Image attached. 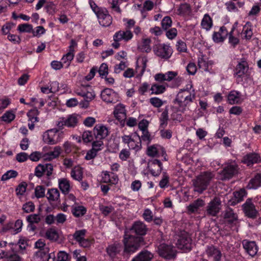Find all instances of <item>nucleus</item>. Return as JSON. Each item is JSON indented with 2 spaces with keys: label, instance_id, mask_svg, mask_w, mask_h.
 <instances>
[{
  "label": "nucleus",
  "instance_id": "nucleus-57",
  "mask_svg": "<svg viewBox=\"0 0 261 261\" xmlns=\"http://www.w3.org/2000/svg\"><path fill=\"white\" fill-rule=\"evenodd\" d=\"M186 69L188 73L191 75H194L197 71L196 66L194 63H189Z\"/></svg>",
  "mask_w": 261,
  "mask_h": 261
},
{
  "label": "nucleus",
  "instance_id": "nucleus-10",
  "mask_svg": "<svg viewBox=\"0 0 261 261\" xmlns=\"http://www.w3.org/2000/svg\"><path fill=\"white\" fill-rule=\"evenodd\" d=\"M249 65L245 58L241 59L234 69V75L238 77H242L248 71Z\"/></svg>",
  "mask_w": 261,
  "mask_h": 261
},
{
  "label": "nucleus",
  "instance_id": "nucleus-8",
  "mask_svg": "<svg viewBox=\"0 0 261 261\" xmlns=\"http://www.w3.org/2000/svg\"><path fill=\"white\" fill-rule=\"evenodd\" d=\"M238 166L236 165L229 164L225 166L219 172L220 179L222 180H229L237 173Z\"/></svg>",
  "mask_w": 261,
  "mask_h": 261
},
{
  "label": "nucleus",
  "instance_id": "nucleus-49",
  "mask_svg": "<svg viewBox=\"0 0 261 261\" xmlns=\"http://www.w3.org/2000/svg\"><path fill=\"white\" fill-rule=\"evenodd\" d=\"M98 73L100 76L103 77L104 76H107L108 74V66L107 64L102 63L100 66Z\"/></svg>",
  "mask_w": 261,
  "mask_h": 261
},
{
  "label": "nucleus",
  "instance_id": "nucleus-22",
  "mask_svg": "<svg viewBox=\"0 0 261 261\" xmlns=\"http://www.w3.org/2000/svg\"><path fill=\"white\" fill-rule=\"evenodd\" d=\"M261 186V173H257L248 183L247 187L248 189H257Z\"/></svg>",
  "mask_w": 261,
  "mask_h": 261
},
{
  "label": "nucleus",
  "instance_id": "nucleus-11",
  "mask_svg": "<svg viewBox=\"0 0 261 261\" xmlns=\"http://www.w3.org/2000/svg\"><path fill=\"white\" fill-rule=\"evenodd\" d=\"M97 16L98 18L99 23L103 27H109L112 22V17L109 14L108 11L106 9H102L97 12Z\"/></svg>",
  "mask_w": 261,
  "mask_h": 261
},
{
  "label": "nucleus",
  "instance_id": "nucleus-3",
  "mask_svg": "<svg viewBox=\"0 0 261 261\" xmlns=\"http://www.w3.org/2000/svg\"><path fill=\"white\" fill-rule=\"evenodd\" d=\"M195 95H192L190 92L186 89H181L177 94L174 100V103L178 105L179 111L184 112L186 107L192 102Z\"/></svg>",
  "mask_w": 261,
  "mask_h": 261
},
{
  "label": "nucleus",
  "instance_id": "nucleus-25",
  "mask_svg": "<svg viewBox=\"0 0 261 261\" xmlns=\"http://www.w3.org/2000/svg\"><path fill=\"white\" fill-rule=\"evenodd\" d=\"M45 237L50 241H57L59 237L58 231L54 228H50L46 230Z\"/></svg>",
  "mask_w": 261,
  "mask_h": 261
},
{
  "label": "nucleus",
  "instance_id": "nucleus-20",
  "mask_svg": "<svg viewBox=\"0 0 261 261\" xmlns=\"http://www.w3.org/2000/svg\"><path fill=\"white\" fill-rule=\"evenodd\" d=\"M121 249L122 246L120 243H115L109 246L107 248V251L110 256L113 258L121 251Z\"/></svg>",
  "mask_w": 261,
  "mask_h": 261
},
{
  "label": "nucleus",
  "instance_id": "nucleus-35",
  "mask_svg": "<svg viewBox=\"0 0 261 261\" xmlns=\"http://www.w3.org/2000/svg\"><path fill=\"white\" fill-rule=\"evenodd\" d=\"M240 93L234 91H231L228 95V101L231 105L238 103Z\"/></svg>",
  "mask_w": 261,
  "mask_h": 261
},
{
  "label": "nucleus",
  "instance_id": "nucleus-31",
  "mask_svg": "<svg viewBox=\"0 0 261 261\" xmlns=\"http://www.w3.org/2000/svg\"><path fill=\"white\" fill-rule=\"evenodd\" d=\"M112 93V90L105 89L101 92V97L103 101L107 102H112L113 101Z\"/></svg>",
  "mask_w": 261,
  "mask_h": 261
},
{
  "label": "nucleus",
  "instance_id": "nucleus-29",
  "mask_svg": "<svg viewBox=\"0 0 261 261\" xmlns=\"http://www.w3.org/2000/svg\"><path fill=\"white\" fill-rule=\"evenodd\" d=\"M168 109L166 108L164 111L162 112L160 120L161 122L160 128H165L167 125L168 120Z\"/></svg>",
  "mask_w": 261,
  "mask_h": 261
},
{
  "label": "nucleus",
  "instance_id": "nucleus-26",
  "mask_svg": "<svg viewBox=\"0 0 261 261\" xmlns=\"http://www.w3.org/2000/svg\"><path fill=\"white\" fill-rule=\"evenodd\" d=\"M202 28L206 30H209L212 27L213 21L211 17L208 14H206L204 15V17L201 21V23Z\"/></svg>",
  "mask_w": 261,
  "mask_h": 261
},
{
  "label": "nucleus",
  "instance_id": "nucleus-48",
  "mask_svg": "<svg viewBox=\"0 0 261 261\" xmlns=\"http://www.w3.org/2000/svg\"><path fill=\"white\" fill-rule=\"evenodd\" d=\"M242 34L244 35V36L242 37V38L243 39H245L246 40H249L251 39V38L253 35V32H252V29H250V28L243 29Z\"/></svg>",
  "mask_w": 261,
  "mask_h": 261
},
{
  "label": "nucleus",
  "instance_id": "nucleus-17",
  "mask_svg": "<svg viewBox=\"0 0 261 261\" xmlns=\"http://www.w3.org/2000/svg\"><path fill=\"white\" fill-rule=\"evenodd\" d=\"M246 194V191L241 189L239 191H236L233 193V198L230 199L228 202L229 206H234L243 200V197Z\"/></svg>",
  "mask_w": 261,
  "mask_h": 261
},
{
  "label": "nucleus",
  "instance_id": "nucleus-55",
  "mask_svg": "<svg viewBox=\"0 0 261 261\" xmlns=\"http://www.w3.org/2000/svg\"><path fill=\"white\" fill-rule=\"evenodd\" d=\"M150 102L153 106L155 108H160L163 104L162 100L158 97L151 98L150 99Z\"/></svg>",
  "mask_w": 261,
  "mask_h": 261
},
{
  "label": "nucleus",
  "instance_id": "nucleus-36",
  "mask_svg": "<svg viewBox=\"0 0 261 261\" xmlns=\"http://www.w3.org/2000/svg\"><path fill=\"white\" fill-rule=\"evenodd\" d=\"M86 211V208L83 206H78L73 208L72 213L75 217H80L84 215Z\"/></svg>",
  "mask_w": 261,
  "mask_h": 261
},
{
  "label": "nucleus",
  "instance_id": "nucleus-42",
  "mask_svg": "<svg viewBox=\"0 0 261 261\" xmlns=\"http://www.w3.org/2000/svg\"><path fill=\"white\" fill-rule=\"evenodd\" d=\"M35 196L37 198L45 196V188L43 186H38L35 190Z\"/></svg>",
  "mask_w": 261,
  "mask_h": 261
},
{
  "label": "nucleus",
  "instance_id": "nucleus-38",
  "mask_svg": "<svg viewBox=\"0 0 261 261\" xmlns=\"http://www.w3.org/2000/svg\"><path fill=\"white\" fill-rule=\"evenodd\" d=\"M17 30L21 33H30L33 31V27L31 24L28 23L21 24L18 26Z\"/></svg>",
  "mask_w": 261,
  "mask_h": 261
},
{
  "label": "nucleus",
  "instance_id": "nucleus-21",
  "mask_svg": "<svg viewBox=\"0 0 261 261\" xmlns=\"http://www.w3.org/2000/svg\"><path fill=\"white\" fill-rule=\"evenodd\" d=\"M204 205V202L200 198L194 201L188 207L187 210L190 213H194Z\"/></svg>",
  "mask_w": 261,
  "mask_h": 261
},
{
  "label": "nucleus",
  "instance_id": "nucleus-50",
  "mask_svg": "<svg viewBox=\"0 0 261 261\" xmlns=\"http://www.w3.org/2000/svg\"><path fill=\"white\" fill-rule=\"evenodd\" d=\"M23 210L27 213L33 212L35 210V205L32 202L25 203L23 205Z\"/></svg>",
  "mask_w": 261,
  "mask_h": 261
},
{
  "label": "nucleus",
  "instance_id": "nucleus-60",
  "mask_svg": "<svg viewBox=\"0 0 261 261\" xmlns=\"http://www.w3.org/2000/svg\"><path fill=\"white\" fill-rule=\"evenodd\" d=\"M100 210L101 213L105 216L108 215L114 211V208L112 206H107L101 205L100 206Z\"/></svg>",
  "mask_w": 261,
  "mask_h": 261
},
{
  "label": "nucleus",
  "instance_id": "nucleus-34",
  "mask_svg": "<svg viewBox=\"0 0 261 261\" xmlns=\"http://www.w3.org/2000/svg\"><path fill=\"white\" fill-rule=\"evenodd\" d=\"M66 126L69 127H74L78 123V119L75 115H69L65 120Z\"/></svg>",
  "mask_w": 261,
  "mask_h": 261
},
{
  "label": "nucleus",
  "instance_id": "nucleus-30",
  "mask_svg": "<svg viewBox=\"0 0 261 261\" xmlns=\"http://www.w3.org/2000/svg\"><path fill=\"white\" fill-rule=\"evenodd\" d=\"M47 199L49 201H55L58 200L60 197L59 191L57 189H49L47 192Z\"/></svg>",
  "mask_w": 261,
  "mask_h": 261
},
{
  "label": "nucleus",
  "instance_id": "nucleus-45",
  "mask_svg": "<svg viewBox=\"0 0 261 261\" xmlns=\"http://www.w3.org/2000/svg\"><path fill=\"white\" fill-rule=\"evenodd\" d=\"M2 120L10 122L15 118V115L11 111L6 112L1 117Z\"/></svg>",
  "mask_w": 261,
  "mask_h": 261
},
{
  "label": "nucleus",
  "instance_id": "nucleus-5",
  "mask_svg": "<svg viewBox=\"0 0 261 261\" xmlns=\"http://www.w3.org/2000/svg\"><path fill=\"white\" fill-rule=\"evenodd\" d=\"M158 252L160 256L169 260L174 259L177 254L176 249L172 245L165 243H162L158 246Z\"/></svg>",
  "mask_w": 261,
  "mask_h": 261
},
{
  "label": "nucleus",
  "instance_id": "nucleus-12",
  "mask_svg": "<svg viewBox=\"0 0 261 261\" xmlns=\"http://www.w3.org/2000/svg\"><path fill=\"white\" fill-rule=\"evenodd\" d=\"M205 253L208 257H212L214 261H220L222 257L221 251L212 245L207 246Z\"/></svg>",
  "mask_w": 261,
  "mask_h": 261
},
{
  "label": "nucleus",
  "instance_id": "nucleus-53",
  "mask_svg": "<svg viewBox=\"0 0 261 261\" xmlns=\"http://www.w3.org/2000/svg\"><path fill=\"white\" fill-rule=\"evenodd\" d=\"M160 134L163 138L169 139L172 137V132L170 129L160 128Z\"/></svg>",
  "mask_w": 261,
  "mask_h": 261
},
{
  "label": "nucleus",
  "instance_id": "nucleus-46",
  "mask_svg": "<svg viewBox=\"0 0 261 261\" xmlns=\"http://www.w3.org/2000/svg\"><path fill=\"white\" fill-rule=\"evenodd\" d=\"M45 172V165L39 164L35 168V175L40 178L42 176Z\"/></svg>",
  "mask_w": 261,
  "mask_h": 261
},
{
  "label": "nucleus",
  "instance_id": "nucleus-40",
  "mask_svg": "<svg viewBox=\"0 0 261 261\" xmlns=\"http://www.w3.org/2000/svg\"><path fill=\"white\" fill-rule=\"evenodd\" d=\"M18 175V173L16 171L11 170L8 171L6 173H5L2 177V180H7L11 178H15Z\"/></svg>",
  "mask_w": 261,
  "mask_h": 261
},
{
  "label": "nucleus",
  "instance_id": "nucleus-63",
  "mask_svg": "<svg viewBox=\"0 0 261 261\" xmlns=\"http://www.w3.org/2000/svg\"><path fill=\"white\" fill-rule=\"evenodd\" d=\"M8 39L13 42L14 44H19L21 41V39L19 36L16 35L9 34L7 37Z\"/></svg>",
  "mask_w": 261,
  "mask_h": 261
},
{
  "label": "nucleus",
  "instance_id": "nucleus-43",
  "mask_svg": "<svg viewBox=\"0 0 261 261\" xmlns=\"http://www.w3.org/2000/svg\"><path fill=\"white\" fill-rule=\"evenodd\" d=\"M49 249L46 247L43 249H40L38 251H37L35 253V256L37 257H40L41 259H46V257L48 253Z\"/></svg>",
  "mask_w": 261,
  "mask_h": 261
},
{
  "label": "nucleus",
  "instance_id": "nucleus-54",
  "mask_svg": "<svg viewBox=\"0 0 261 261\" xmlns=\"http://www.w3.org/2000/svg\"><path fill=\"white\" fill-rule=\"evenodd\" d=\"M198 65L199 68L202 69L203 71H208V63L205 61H204L202 58H200L198 59Z\"/></svg>",
  "mask_w": 261,
  "mask_h": 261
},
{
  "label": "nucleus",
  "instance_id": "nucleus-13",
  "mask_svg": "<svg viewBox=\"0 0 261 261\" xmlns=\"http://www.w3.org/2000/svg\"><path fill=\"white\" fill-rule=\"evenodd\" d=\"M157 48L154 49L155 54L159 57L162 58L168 59L171 55L170 47L168 45L163 44L159 45L157 46Z\"/></svg>",
  "mask_w": 261,
  "mask_h": 261
},
{
  "label": "nucleus",
  "instance_id": "nucleus-44",
  "mask_svg": "<svg viewBox=\"0 0 261 261\" xmlns=\"http://www.w3.org/2000/svg\"><path fill=\"white\" fill-rule=\"evenodd\" d=\"M73 57L74 54L71 51H69L63 57L62 60L64 63H67V66L68 67L70 64V62L73 60Z\"/></svg>",
  "mask_w": 261,
  "mask_h": 261
},
{
  "label": "nucleus",
  "instance_id": "nucleus-1",
  "mask_svg": "<svg viewBox=\"0 0 261 261\" xmlns=\"http://www.w3.org/2000/svg\"><path fill=\"white\" fill-rule=\"evenodd\" d=\"M130 230L139 236L124 234L123 240L124 244L123 255L126 257H128L130 254L134 253L141 246L145 245V240L142 236L147 233L148 228L143 222L137 221L133 223Z\"/></svg>",
  "mask_w": 261,
  "mask_h": 261
},
{
  "label": "nucleus",
  "instance_id": "nucleus-4",
  "mask_svg": "<svg viewBox=\"0 0 261 261\" xmlns=\"http://www.w3.org/2000/svg\"><path fill=\"white\" fill-rule=\"evenodd\" d=\"M177 237V247L185 252L190 251L192 248V239L189 233L185 230H180Z\"/></svg>",
  "mask_w": 261,
  "mask_h": 261
},
{
  "label": "nucleus",
  "instance_id": "nucleus-62",
  "mask_svg": "<svg viewBox=\"0 0 261 261\" xmlns=\"http://www.w3.org/2000/svg\"><path fill=\"white\" fill-rule=\"evenodd\" d=\"M58 261H69V255L65 251H60L57 257Z\"/></svg>",
  "mask_w": 261,
  "mask_h": 261
},
{
  "label": "nucleus",
  "instance_id": "nucleus-61",
  "mask_svg": "<svg viewBox=\"0 0 261 261\" xmlns=\"http://www.w3.org/2000/svg\"><path fill=\"white\" fill-rule=\"evenodd\" d=\"M27 184L25 182H22L20 184L16 189L17 194L22 195L26 190Z\"/></svg>",
  "mask_w": 261,
  "mask_h": 261
},
{
  "label": "nucleus",
  "instance_id": "nucleus-59",
  "mask_svg": "<svg viewBox=\"0 0 261 261\" xmlns=\"http://www.w3.org/2000/svg\"><path fill=\"white\" fill-rule=\"evenodd\" d=\"M6 261H21V257L15 253L11 254L8 253V256H6Z\"/></svg>",
  "mask_w": 261,
  "mask_h": 261
},
{
  "label": "nucleus",
  "instance_id": "nucleus-41",
  "mask_svg": "<svg viewBox=\"0 0 261 261\" xmlns=\"http://www.w3.org/2000/svg\"><path fill=\"white\" fill-rule=\"evenodd\" d=\"M45 9L48 13L53 15L56 13V6L52 2H47L45 5Z\"/></svg>",
  "mask_w": 261,
  "mask_h": 261
},
{
  "label": "nucleus",
  "instance_id": "nucleus-64",
  "mask_svg": "<svg viewBox=\"0 0 261 261\" xmlns=\"http://www.w3.org/2000/svg\"><path fill=\"white\" fill-rule=\"evenodd\" d=\"M82 138L85 142H89L93 140V136L91 132H84L82 135Z\"/></svg>",
  "mask_w": 261,
  "mask_h": 261
},
{
  "label": "nucleus",
  "instance_id": "nucleus-18",
  "mask_svg": "<svg viewBox=\"0 0 261 261\" xmlns=\"http://www.w3.org/2000/svg\"><path fill=\"white\" fill-rule=\"evenodd\" d=\"M153 257V255L146 250L141 251L132 261H150Z\"/></svg>",
  "mask_w": 261,
  "mask_h": 261
},
{
  "label": "nucleus",
  "instance_id": "nucleus-7",
  "mask_svg": "<svg viewBox=\"0 0 261 261\" xmlns=\"http://www.w3.org/2000/svg\"><path fill=\"white\" fill-rule=\"evenodd\" d=\"M221 210V201L219 197H214L208 204L205 211V215L215 217Z\"/></svg>",
  "mask_w": 261,
  "mask_h": 261
},
{
  "label": "nucleus",
  "instance_id": "nucleus-19",
  "mask_svg": "<svg viewBox=\"0 0 261 261\" xmlns=\"http://www.w3.org/2000/svg\"><path fill=\"white\" fill-rule=\"evenodd\" d=\"M162 164L161 162L157 159L153 160L150 166V172L154 176L159 175L162 170Z\"/></svg>",
  "mask_w": 261,
  "mask_h": 261
},
{
  "label": "nucleus",
  "instance_id": "nucleus-16",
  "mask_svg": "<svg viewBox=\"0 0 261 261\" xmlns=\"http://www.w3.org/2000/svg\"><path fill=\"white\" fill-rule=\"evenodd\" d=\"M93 131L96 138L99 139L105 138L109 135L108 128L103 125H96Z\"/></svg>",
  "mask_w": 261,
  "mask_h": 261
},
{
  "label": "nucleus",
  "instance_id": "nucleus-9",
  "mask_svg": "<svg viewBox=\"0 0 261 261\" xmlns=\"http://www.w3.org/2000/svg\"><path fill=\"white\" fill-rule=\"evenodd\" d=\"M243 211L245 215L249 218L255 219L258 214V212L255 208L254 204L252 203V200L248 198L242 205Z\"/></svg>",
  "mask_w": 261,
  "mask_h": 261
},
{
  "label": "nucleus",
  "instance_id": "nucleus-52",
  "mask_svg": "<svg viewBox=\"0 0 261 261\" xmlns=\"http://www.w3.org/2000/svg\"><path fill=\"white\" fill-rule=\"evenodd\" d=\"M142 216L144 220L148 222H150L153 220L152 213L149 209L145 210Z\"/></svg>",
  "mask_w": 261,
  "mask_h": 261
},
{
  "label": "nucleus",
  "instance_id": "nucleus-23",
  "mask_svg": "<svg viewBox=\"0 0 261 261\" xmlns=\"http://www.w3.org/2000/svg\"><path fill=\"white\" fill-rule=\"evenodd\" d=\"M260 158L258 154L252 153L248 154L244 158V162L249 166L251 164L257 163L260 161Z\"/></svg>",
  "mask_w": 261,
  "mask_h": 261
},
{
  "label": "nucleus",
  "instance_id": "nucleus-27",
  "mask_svg": "<svg viewBox=\"0 0 261 261\" xmlns=\"http://www.w3.org/2000/svg\"><path fill=\"white\" fill-rule=\"evenodd\" d=\"M150 39H143L142 45L139 46L138 48L142 52L149 53L151 50V47L150 46Z\"/></svg>",
  "mask_w": 261,
  "mask_h": 261
},
{
  "label": "nucleus",
  "instance_id": "nucleus-37",
  "mask_svg": "<svg viewBox=\"0 0 261 261\" xmlns=\"http://www.w3.org/2000/svg\"><path fill=\"white\" fill-rule=\"evenodd\" d=\"M86 229H81L79 230H76L73 234V238L74 240H75L77 242H79L82 240L84 239V237L86 235Z\"/></svg>",
  "mask_w": 261,
  "mask_h": 261
},
{
  "label": "nucleus",
  "instance_id": "nucleus-33",
  "mask_svg": "<svg viewBox=\"0 0 261 261\" xmlns=\"http://www.w3.org/2000/svg\"><path fill=\"white\" fill-rule=\"evenodd\" d=\"M39 113L38 110L36 108L30 110L27 113L29 120L33 123L38 122L39 121L38 117Z\"/></svg>",
  "mask_w": 261,
  "mask_h": 261
},
{
  "label": "nucleus",
  "instance_id": "nucleus-15",
  "mask_svg": "<svg viewBox=\"0 0 261 261\" xmlns=\"http://www.w3.org/2000/svg\"><path fill=\"white\" fill-rule=\"evenodd\" d=\"M243 247L246 251L251 256H255L257 252V247L255 242H243Z\"/></svg>",
  "mask_w": 261,
  "mask_h": 261
},
{
  "label": "nucleus",
  "instance_id": "nucleus-28",
  "mask_svg": "<svg viewBox=\"0 0 261 261\" xmlns=\"http://www.w3.org/2000/svg\"><path fill=\"white\" fill-rule=\"evenodd\" d=\"M83 171L79 167H75L71 171V177L75 180L81 181L83 178Z\"/></svg>",
  "mask_w": 261,
  "mask_h": 261
},
{
  "label": "nucleus",
  "instance_id": "nucleus-39",
  "mask_svg": "<svg viewBox=\"0 0 261 261\" xmlns=\"http://www.w3.org/2000/svg\"><path fill=\"white\" fill-rule=\"evenodd\" d=\"M172 21L169 16H165L162 20L161 24L162 29L164 30H167L171 27Z\"/></svg>",
  "mask_w": 261,
  "mask_h": 261
},
{
  "label": "nucleus",
  "instance_id": "nucleus-47",
  "mask_svg": "<svg viewBox=\"0 0 261 261\" xmlns=\"http://www.w3.org/2000/svg\"><path fill=\"white\" fill-rule=\"evenodd\" d=\"M27 220L29 223H38L41 219L38 214H32L27 217Z\"/></svg>",
  "mask_w": 261,
  "mask_h": 261
},
{
  "label": "nucleus",
  "instance_id": "nucleus-58",
  "mask_svg": "<svg viewBox=\"0 0 261 261\" xmlns=\"http://www.w3.org/2000/svg\"><path fill=\"white\" fill-rule=\"evenodd\" d=\"M166 36L170 39L175 38L177 34V31L175 28H171L166 30Z\"/></svg>",
  "mask_w": 261,
  "mask_h": 261
},
{
  "label": "nucleus",
  "instance_id": "nucleus-24",
  "mask_svg": "<svg viewBox=\"0 0 261 261\" xmlns=\"http://www.w3.org/2000/svg\"><path fill=\"white\" fill-rule=\"evenodd\" d=\"M59 187L63 193L65 194L68 193L70 190L69 181L65 178L59 179Z\"/></svg>",
  "mask_w": 261,
  "mask_h": 261
},
{
  "label": "nucleus",
  "instance_id": "nucleus-56",
  "mask_svg": "<svg viewBox=\"0 0 261 261\" xmlns=\"http://www.w3.org/2000/svg\"><path fill=\"white\" fill-rule=\"evenodd\" d=\"M52 130H48L43 135L44 140L45 142L49 144H55V140L50 136L49 133H51Z\"/></svg>",
  "mask_w": 261,
  "mask_h": 261
},
{
  "label": "nucleus",
  "instance_id": "nucleus-51",
  "mask_svg": "<svg viewBox=\"0 0 261 261\" xmlns=\"http://www.w3.org/2000/svg\"><path fill=\"white\" fill-rule=\"evenodd\" d=\"M225 38L223 36L220 32H215L213 35V39L216 43L222 42L225 40Z\"/></svg>",
  "mask_w": 261,
  "mask_h": 261
},
{
  "label": "nucleus",
  "instance_id": "nucleus-32",
  "mask_svg": "<svg viewBox=\"0 0 261 261\" xmlns=\"http://www.w3.org/2000/svg\"><path fill=\"white\" fill-rule=\"evenodd\" d=\"M150 90L151 94H160L163 93L166 90V87L164 85H160L158 84H154L152 85Z\"/></svg>",
  "mask_w": 261,
  "mask_h": 261
},
{
  "label": "nucleus",
  "instance_id": "nucleus-2",
  "mask_svg": "<svg viewBox=\"0 0 261 261\" xmlns=\"http://www.w3.org/2000/svg\"><path fill=\"white\" fill-rule=\"evenodd\" d=\"M214 176V175L209 171L201 173L196 178L192 180L194 191L202 193L207 188Z\"/></svg>",
  "mask_w": 261,
  "mask_h": 261
},
{
  "label": "nucleus",
  "instance_id": "nucleus-6",
  "mask_svg": "<svg viewBox=\"0 0 261 261\" xmlns=\"http://www.w3.org/2000/svg\"><path fill=\"white\" fill-rule=\"evenodd\" d=\"M221 217L224 223L231 227L237 225L239 223L238 214L229 206L222 212Z\"/></svg>",
  "mask_w": 261,
  "mask_h": 261
},
{
  "label": "nucleus",
  "instance_id": "nucleus-14",
  "mask_svg": "<svg viewBox=\"0 0 261 261\" xmlns=\"http://www.w3.org/2000/svg\"><path fill=\"white\" fill-rule=\"evenodd\" d=\"M133 37V34L129 30L126 31H119L116 32L113 36L114 41H120L124 40L125 41H128L130 40Z\"/></svg>",
  "mask_w": 261,
  "mask_h": 261
}]
</instances>
